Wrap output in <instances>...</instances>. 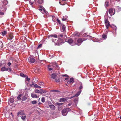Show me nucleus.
Instances as JSON below:
<instances>
[{
    "label": "nucleus",
    "mask_w": 121,
    "mask_h": 121,
    "mask_svg": "<svg viewBox=\"0 0 121 121\" xmlns=\"http://www.w3.org/2000/svg\"><path fill=\"white\" fill-rule=\"evenodd\" d=\"M105 24V26L106 27V28L108 29V28L109 26L111 27V26L110 24V22L108 23H106Z\"/></svg>",
    "instance_id": "18"
},
{
    "label": "nucleus",
    "mask_w": 121,
    "mask_h": 121,
    "mask_svg": "<svg viewBox=\"0 0 121 121\" xmlns=\"http://www.w3.org/2000/svg\"><path fill=\"white\" fill-rule=\"evenodd\" d=\"M35 92L36 93L42 94V92L40 91L39 90L36 89L35 91Z\"/></svg>",
    "instance_id": "25"
},
{
    "label": "nucleus",
    "mask_w": 121,
    "mask_h": 121,
    "mask_svg": "<svg viewBox=\"0 0 121 121\" xmlns=\"http://www.w3.org/2000/svg\"><path fill=\"white\" fill-rule=\"evenodd\" d=\"M51 77L53 79H55L57 78V75L55 73L52 74L51 75Z\"/></svg>",
    "instance_id": "11"
},
{
    "label": "nucleus",
    "mask_w": 121,
    "mask_h": 121,
    "mask_svg": "<svg viewBox=\"0 0 121 121\" xmlns=\"http://www.w3.org/2000/svg\"><path fill=\"white\" fill-rule=\"evenodd\" d=\"M102 37L104 39H105L107 37L105 35H104L102 36Z\"/></svg>",
    "instance_id": "45"
},
{
    "label": "nucleus",
    "mask_w": 121,
    "mask_h": 121,
    "mask_svg": "<svg viewBox=\"0 0 121 121\" xmlns=\"http://www.w3.org/2000/svg\"><path fill=\"white\" fill-rule=\"evenodd\" d=\"M20 115H21L22 116H24V115H25V114L24 113L23 111H20Z\"/></svg>",
    "instance_id": "33"
},
{
    "label": "nucleus",
    "mask_w": 121,
    "mask_h": 121,
    "mask_svg": "<svg viewBox=\"0 0 121 121\" xmlns=\"http://www.w3.org/2000/svg\"><path fill=\"white\" fill-rule=\"evenodd\" d=\"M108 2H106L105 3V7H107L108 5Z\"/></svg>",
    "instance_id": "36"
},
{
    "label": "nucleus",
    "mask_w": 121,
    "mask_h": 121,
    "mask_svg": "<svg viewBox=\"0 0 121 121\" xmlns=\"http://www.w3.org/2000/svg\"><path fill=\"white\" fill-rule=\"evenodd\" d=\"M65 25H63L62 26V29L63 31H64L65 30Z\"/></svg>",
    "instance_id": "34"
},
{
    "label": "nucleus",
    "mask_w": 121,
    "mask_h": 121,
    "mask_svg": "<svg viewBox=\"0 0 121 121\" xmlns=\"http://www.w3.org/2000/svg\"><path fill=\"white\" fill-rule=\"evenodd\" d=\"M13 38V36L11 35H10L9 37V39L10 40L12 39Z\"/></svg>",
    "instance_id": "38"
},
{
    "label": "nucleus",
    "mask_w": 121,
    "mask_h": 121,
    "mask_svg": "<svg viewBox=\"0 0 121 121\" xmlns=\"http://www.w3.org/2000/svg\"><path fill=\"white\" fill-rule=\"evenodd\" d=\"M48 70H50L51 71L52 70V69L51 68H49V67H50V66L49 65H48Z\"/></svg>",
    "instance_id": "50"
},
{
    "label": "nucleus",
    "mask_w": 121,
    "mask_h": 121,
    "mask_svg": "<svg viewBox=\"0 0 121 121\" xmlns=\"http://www.w3.org/2000/svg\"><path fill=\"white\" fill-rule=\"evenodd\" d=\"M28 61L30 63H34L35 61V60L33 57H30L28 59Z\"/></svg>",
    "instance_id": "8"
},
{
    "label": "nucleus",
    "mask_w": 121,
    "mask_h": 121,
    "mask_svg": "<svg viewBox=\"0 0 121 121\" xmlns=\"http://www.w3.org/2000/svg\"><path fill=\"white\" fill-rule=\"evenodd\" d=\"M110 27L116 31L117 30V27L116 26L114 25L111 26Z\"/></svg>",
    "instance_id": "19"
},
{
    "label": "nucleus",
    "mask_w": 121,
    "mask_h": 121,
    "mask_svg": "<svg viewBox=\"0 0 121 121\" xmlns=\"http://www.w3.org/2000/svg\"><path fill=\"white\" fill-rule=\"evenodd\" d=\"M35 84L34 83V82H32V84L30 85V87H32V86L33 85L34 86Z\"/></svg>",
    "instance_id": "49"
},
{
    "label": "nucleus",
    "mask_w": 121,
    "mask_h": 121,
    "mask_svg": "<svg viewBox=\"0 0 121 121\" xmlns=\"http://www.w3.org/2000/svg\"><path fill=\"white\" fill-rule=\"evenodd\" d=\"M62 76H63L66 77H68V75H67L66 74H65V75H62Z\"/></svg>",
    "instance_id": "55"
},
{
    "label": "nucleus",
    "mask_w": 121,
    "mask_h": 121,
    "mask_svg": "<svg viewBox=\"0 0 121 121\" xmlns=\"http://www.w3.org/2000/svg\"><path fill=\"white\" fill-rule=\"evenodd\" d=\"M57 37V35L52 34L48 36V38L51 39L52 41L54 43L55 45H60L62 43H64V42H63V40L61 39H59L58 40H57V41L56 42V39H55V38Z\"/></svg>",
    "instance_id": "1"
},
{
    "label": "nucleus",
    "mask_w": 121,
    "mask_h": 121,
    "mask_svg": "<svg viewBox=\"0 0 121 121\" xmlns=\"http://www.w3.org/2000/svg\"><path fill=\"white\" fill-rule=\"evenodd\" d=\"M40 90L41 91V92H42V93H46L47 92L46 91L44 90H43L42 89H40Z\"/></svg>",
    "instance_id": "39"
},
{
    "label": "nucleus",
    "mask_w": 121,
    "mask_h": 121,
    "mask_svg": "<svg viewBox=\"0 0 121 121\" xmlns=\"http://www.w3.org/2000/svg\"><path fill=\"white\" fill-rule=\"evenodd\" d=\"M59 3L61 5H65V3H64V4H62L61 3V2H59Z\"/></svg>",
    "instance_id": "57"
},
{
    "label": "nucleus",
    "mask_w": 121,
    "mask_h": 121,
    "mask_svg": "<svg viewBox=\"0 0 121 121\" xmlns=\"http://www.w3.org/2000/svg\"><path fill=\"white\" fill-rule=\"evenodd\" d=\"M51 92H59V91L58 90H52L51 91Z\"/></svg>",
    "instance_id": "43"
},
{
    "label": "nucleus",
    "mask_w": 121,
    "mask_h": 121,
    "mask_svg": "<svg viewBox=\"0 0 121 121\" xmlns=\"http://www.w3.org/2000/svg\"><path fill=\"white\" fill-rule=\"evenodd\" d=\"M71 105V104H68L69 106H70Z\"/></svg>",
    "instance_id": "62"
},
{
    "label": "nucleus",
    "mask_w": 121,
    "mask_h": 121,
    "mask_svg": "<svg viewBox=\"0 0 121 121\" xmlns=\"http://www.w3.org/2000/svg\"><path fill=\"white\" fill-rule=\"evenodd\" d=\"M56 104L57 105H58V106H60V105H62L63 104V103H56Z\"/></svg>",
    "instance_id": "47"
},
{
    "label": "nucleus",
    "mask_w": 121,
    "mask_h": 121,
    "mask_svg": "<svg viewBox=\"0 0 121 121\" xmlns=\"http://www.w3.org/2000/svg\"><path fill=\"white\" fill-rule=\"evenodd\" d=\"M83 36L84 37H86L87 38H89L90 36L88 35H87L85 33L83 34Z\"/></svg>",
    "instance_id": "30"
},
{
    "label": "nucleus",
    "mask_w": 121,
    "mask_h": 121,
    "mask_svg": "<svg viewBox=\"0 0 121 121\" xmlns=\"http://www.w3.org/2000/svg\"><path fill=\"white\" fill-rule=\"evenodd\" d=\"M57 35V37H63V35L61 34H60V33H58Z\"/></svg>",
    "instance_id": "29"
},
{
    "label": "nucleus",
    "mask_w": 121,
    "mask_h": 121,
    "mask_svg": "<svg viewBox=\"0 0 121 121\" xmlns=\"http://www.w3.org/2000/svg\"><path fill=\"white\" fill-rule=\"evenodd\" d=\"M31 103L33 104H35L37 102L36 100H34L31 102Z\"/></svg>",
    "instance_id": "41"
},
{
    "label": "nucleus",
    "mask_w": 121,
    "mask_h": 121,
    "mask_svg": "<svg viewBox=\"0 0 121 121\" xmlns=\"http://www.w3.org/2000/svg\"><path fill=\"white\" fill-rule=\"evenodd\" d=\"M6 33L7 32L6 31H4L1 33L2 35L3 36L5 35Z\"/></svg>",
    "instance_id": "31"
},
{
    "label": "nucleus",
    "mask_w": 121,
    "mask_h": 121,
    "mask_svg": "<svg viewBox=\"0 0 121 121\" xmlns=\"http://www.w3.org/2000/svg\"><path fill=\"white\" fill-rule=\"evenodd\" d=\"M27 99V97L26 95H25L23 96V97H22L21 100L22 101H25Z\"/></svg>",
    "instance_id": "22"
},
{
    "label": "nucleus",
    "mask_w": 121,
    "mask_h": 121,
    "mask_svg": "<svg viewBox=\"0 0 121 121\" xmlns=\"http://www.w3.org/2000/svg\"><path fill=\"white\" fill-rule=\"evenodd\" d=\"M116 9L117 12H120L121 10V8L119 6H116Z\"/></svg>",
    "instance_id": "12"
},
{
    "label": "nucleus",
    "mask_w": 121,
    "mask_h": 121,
    "mask_svg": "<svg viewBox=\"0 0 121 121\" xmlns=\"http://www.w3.org/2000/svg\"><path fill=\"white\" fill-rule=\"evenodd\" d=\"M35 2H37L39 4H41L43 2V0H35Z\"/></svg>",
    "instance_id": "17"
},
{
    "label": "nucleus",
    "mask_w": 121,
    "mask_h": 121,
    "mask_svg": "<svg viewBox=\"0 0 121 121\" xmlns=\"http://www.w3.org/2000/svg\"><path fill=\"white\" fill-rule=\"evenodd\" d=\"M87 39V38L85 39L83 38V40L81 38L78 39L77 40V43L76 44L78 46L80 45L81 43L83 42V41Z\"/></svg>",
    "instance_id": "3"
},
{
    "label": "nucleus",
    "mask_w": 121,
    "mask_h": 121,
    "mask_svg": "<svg viewBox=\"0 0 121 121\" xmlns=\"http://www.w3.org/2000/svg\"><path fill=\"white\" fill-rule=\"evenodd\" d=\"M120 119H121V116L120 117Z\"/></svg>",
    "instance_id": "64"
},
{
    "label": "nucleus",
    "mask_w": 121,
    "mask_h": 121,
    "mask_svg": "<svg viewBox=\"0 0 121 121\" xmlns=\"http://www.w3.org/2000/svg\"><path fill=\"white\" fill-rule=\"evenodd\" d=\"M78 33H76V34H75V35H77V36H78Z\"/></svg>",
    "instance_id": "61"
},
{
    "label": "nucleus",
    "mask_w": 121,
    "mask_h": 121,
    "mask_svg": "<svg viewBox=\"0 0 121 121\" xmlns=\"http://www.w3.org/2000/svg\"><path fill=\"white\" fill-rule=\"evenodd\" d=\"M6 67L5 66L2 67L1 69V71H5Z\"/></svg>",
    "instance_id": "28"
},
{
    "label": "nucleus",
    "mask_w": 121,
    "mask_h": 121,
    "mask_svg": "<svg viewBox=\"0 0 121 121\" xmlns=\"http://www.w3.org/2000/svg\"><path fill=\"white\" fill-rule=\"evenodd\" d=\"M106 14H107V15H108V11H107L106 13Z\"/></svg>",
    "instance_id": "60"
},
{
    "label": "nucleus",
    "mask_w": 121,
    "mask_h": 121,
    "mask_svg": "<svg viewBox=\"0 0 121 121\" xmlns=\"http://www.w3.org/2000/svg\"><path fill=\"white\" fill-rule=\"evenodd\" d=\"M29 2L30 4L31 5H32L33 4V2H31L29 1Z\"/></svg>",
    "instance_id": "53"
},
{
    "label": "nucleus",
    "mask_w": 121,
    "mask_h": 121,
    "mask_svg": "<svg viewBox=\"0 0 121 121\" xmlns=\"http://www.w3.org/2000/svg\"><path fill=\"white\" fill-rule=\"evenodd\" d=\"M109 13L111 16L114 15L115 13V10L114 9L110 8L108 10Z\"/></svg>",
    "instance_id": "4"
},
{
    "label": "nucleus",
    "mask_w": 121,
    "mask_h": 121,
    "mask_svg": "<svg viewBox=\"0 0 121 121\" xmlns=\"http://www.w3.org/2000/svg\"><path fill=\"white\" fill-rule=\"evenodd\" d=\"M69 109V108H67L62 110V115L64 116L66 115L67 114V111L68 109Z\"/></svg>",
    "instance_id": "5"
},
{
    "label": "nucleus",
    "mask_w": 121,
    "mask_h": 121,
    "mask_svg": "<svg viewBox=\"0 0 121 121\" xmlns=\"http://www.w3.org/2000/svg\"><path fill=\"white\" fill-rule=\"evenodd\" d=\"M39 85L42 86H43L44 85V84L43 82H39Z\"/></svg>",
    "instance_id": "32"
},
{
    "label": "nucleus",
    "mask_w": 121,
    "mask_h": 121,
    "mask_svg": "<svg viewBox=\"0 0 121 121\" xmlns=\"http://www.w3.org/2000/svg\"><path fill=\"white\" fill-rule=\"evenodd\" d=\"M67 42L71 45L73 46L75 45V43L73 42V40L71 39H69L68 40Z\"/></svg>",
    "instance_id": "6"
},
{
    "label": "nucleus",
    "mask_w": 121,
    "mask_h": 121,
    "mask_svg": "<svg viewBox=\"0 0 121 121\" xmlns=\"http://www.w3.org/2000/svg\"><path fill=\"white\" fill-rule=\"evenodd\" d=\"M26 117V115H24V116H21V118L23 121H24L25 120Z\"/></svg>",
    "instance_id": "23"
},
{
    "label": "nucleus",
    "mask_w": 121,
    "mask_h": 121,
    "mask_svg": "<svg viewBox=\"0 0 121 121\" xmlns=\"http://www.w3.org/2000/svg\"><path fill=\"white\" fill-rule=\"evenodd\" d=\"M4 14V13L3 12H0V14L1 15H3Z\"/></svg>",
    "instance_id": "54"
},
{
    "label": "nucleus",
    "mask_w": 121,
    "mask_h": 121,
    "mask_svg": "<svg viewBox=\"0 0 121 121\" xmlns=\"http://www.w3.org/2000/svg\"><path fill=\"white\" fill-rule=\"evenodd\" d=\"M109 22L108 21V18H105V19H104L105 24L106 23H109Z\"/></svg>",
    "instance_id": "27"
},
{
    "label": "nucleus",
    "mask_w": 121,
    "mask_h": 121,
    "mask_svg": "<svg viewBox=\"0 0 121 121\" xmlns=\"http://www.w3.org/2000/svg\"><path fill=\"white\" fill-rule=\"evenodd\" d=\"M31 95L32 98H38V96L35 94L31 93Z\"/></svg>",
    "instance_id": "14"
},
{
    "label": "nucleus",
    "mask_w": 121,
    "mask_h": 121,
    "mask_svg": "<svg viewBox=\"0 0 121 121\" xmlns=\"http://www.w3.org/2000/svg\"><path fill=\"white\" fill-rule=\"evenodd\" d=\"M34 86L35 88H38L39 89L41 88L40 86H39L36 84H35L34 85Z\"/></svg>",
    "instance_id": "24"
},
{
    "label": "nucleus",
    "mask_w": 121,
    "mask_h": 121,
    "mask_svg": "<svg viewBox=\"0 0 121 121\" xmlns=\"http://www.w3.org/2000/svg\"><path fill=\"white\" fill-rule=\"evenodd\" d=\"M55 79V80L56 82H60V80L59 79H57L56 78Z\"/></svg>",
    "instance_id": "46"
},
{
    "label": "nucleus",
    "mask_w": 121,
    "mask_h": 121,
    "mask_svg": "<svg viewBox=\"0 0 121 121\" xmlns=\"http://www.w3.org/2000/svg\"><path fill=\"white\" fill-rule=\"evenodd\" d=\"M8 3V1L7 0L5 1L4 2H3V4L4 5H6Z\"/></svg>",
    "instance_id": "40"
},
{
    "label": "nucleus",
    "mask_w": 121,
    "mask_h": 121,
    "mask_svg": "<svg viewBox=\"0 0 121 121\" xmlns=\"http://www.w3.org/2000/svg\"><path fill=\"white\" fill-rule=\"evenodd\" d=\"M65 79L66 80H68V78H65Z\"/></svg>",
    "instance_id": "59"
},
{
    "label": "nucleus",
    "mask_w": 121,
    "mask_h": 121,
    "mask_svg": "<svg viewBox=\"0 0 121 121\" xmlns=\"http://www.w3.org/2000/svg\"><path fill=\"white\" fill-rule=\"evenodd\" d=\"M11 64V63L10 62H9L7 63V65H8V66L9 67L10 66Z\"/></svg>",
    "instance_id": "52"
},
{
    "label": "nucleus",
    "mask_w": 121,
    "mask_h": 121,
    "mask_svg": "<svg viewBox=\"0 0 121 121\" xmlns=\"http://www.w3.org/2000/svg\"><path fill=\"white\" fill-rule=\"evenodd\" d=\"M81 86L79 87V89L80 90V91H78L75 95L73 96V97L76 96L77 97L80 94L82 91L81 89H82L83 88V86L82 85V83H80Z\"/></svg>",
    "instance_id": "2"
},
{
    "label": "nucleus",
    "mask_w": 121,
    "mask_h": 121,
    "mask_svg": "<svg viewBox=\"0 0 121 121\" xmlns=\"http://www.w3.org/2000/svg\"><path fill=\"white\" fill-rule=\"evenodd\" d=\"M20 112V111L19 112H18L17 113V116H18L19 115V114H20V112Z\"/></svg>",
    "instance_id": "56"
},
{
    "label": "nucleus",
    "mask_w": 121,
    "mask_h": 121,
    "mask_svg": "<svg viewBox=\"0 0 121 121\" xmlns=\"http://www.w3.org/2000/svg\"><path fill=\"white\" fill-rule=\"evenodd\" d=\"M49 107L52 109L53 110H54L55 108V106L53 105H50Z\"/></svg>",
    "instance_id": "21"
},
{
    "label": "nucleus",
    "mask_w": 121,
    "mask_h": 121,
    "mask_svg": "<svg viewBox=\"0 0 121 121\" xmlns=\"http://www.w3.org/2000/svg\"><path fill=\"white\" fill-rule=\"evenodd\" d=\"M57 22L60 24H61V23L60 21L58 18L57 19Z\"/></svg>",
    "instance_id": "42"
},
{
    "label": "nucleus",
    "mask_w": 121,
    "mask_h": 121,
    "mask_svg": "<svg viewBox=\"0 0 121 121\" xmlns=\"http://www.w3.org/2000/svg\"><path fill=\"white\" fill-rule=\"evenodd\" d=\"M74 82V80L73 78H71L70 79L69 81H67V82L68 84H69L70 83H73Z\"/></svg>",
    "instance_id": "10"
},
{
    "label": "nucleus",
    "mask_w": 121,
    "mask_h": 121,
    "mask_svg": "<svg viewBox=\"0 0 121 121\" xmlns=\"http://www.w3.org/2000/svg\"><path fill=\"white\" fill-rule=\"evenodd\" d=\"M40 7L41 8V9H39V10L41 11H43V12H42V13H45L46 14H47V13H48V12L47 11H46L45 8L42 6Z\"/></svg>",
    "instance_id": "7"
},
{
    "label": "nucleus",
    "mask_w": 121,
    "mask_h": 121,
    "mask_svg": "<svg viewBox=\"0 0 121 121\" xmlns=\"http://www.w3.org/2000/svg\"><path fill=\"white\" fill-rule=\"evenodd\" d=\"M41 104V103H40V102L39 103V104Z\"/></svg>",
    "instance_id": "63"
},
{
    "label": "nucleus",
    "mask_w": 121,
    "mask_h": 121,
    "mask_svg": "<svg viewBox=\"0 0 121 121\" xmlns=\"http://www.w3.org/2000/svg\"><path fill=\"white\" fill-rule=\"evenodd\" d=\"M42 44H40L39 45L37 48H40V47H42Z\"/></svg>",
    "instance_id": "51"
},
{
    "label": "nucleus",
    "mask_w": 121,
    "mask_h": 121,
    "mask_svg": "<svg viewBox=\"0 0 121 121\" xmlns=\"http://www.w3.org/2000/svg\"><path fill=\"white\" fill-rule=\"evenodd\" d=\"M20 75L23 77H26V76L25 74L22 73H20Z\"/></svg>",
    "instance_id": "35"
},
{
    "label": "nucleus",
    "mask_w": 121,
    "mask_h": 121,
    "mask_svg": "<svg viewBox=\"0 0 121 121\" xmlns=\"http://www.w3.org/2000/svg\"><path fill=\"white\" fill-rule=\"evenodd\" d=\"M26 80L27 81H28L30 80V79L29 78H28L27 76H26Z\"/></svg>",
    "instance_id": "44"
},
{
    "label": "nucleus",
    "mask_w": 121,
    "mask_h": 121,
    "mask_svg": "<svg viewBox=\"0 0 121 121\" xmlns=\"http://www.w3.org/2000/svg\"><path fill=\"white\" fill-rule=\"evenodd\" d=\"M45 99L44 97H43L41 99V101L43 103H44L45 102Z\"/></svg>",
    "instance_id": "37"
},
{
    "label": "nucleus",
    "mask_w": 121,
    "mask_h": 121,
    "mask_svg": "<svg viewBox=\"0 0 121 121\" xmlns=\"http://www.w3.org/2000/svg\"><path fill=\"white\" fill-rule=\"evenodd\" d=\"M22 94H20L18 95L17 97V99L19 100H21V97L22 96Z\"/></svg>",
    "instance_id": "16"
},
{
    "label": "nucleus",
    "mask_w": 121,
    "mask_h": 121,
    "mask_svg": "<svg viewBox=\"0 0 121 121\" xmlns=\"http://www.w3.org/2000/svg\"><path fill=\"white\" fill-rule=\"evenodd\" d=\"M67 18L68 16H63L62 18V20L63 21H66Z\"/></svg>",
    "instance_id": "20"
},
{
    "label": "nucleus",
    "mask_w": 121,
    "mask_h": 121,
    "mask_svg": "<svg viewBox=\"0 0 121 121\" xmlns=\"http://www.w3.org/2000/svg\"><path fill=\"white\" fill-rule=\"evenodd\" d=\"M10 114H11V115L12 116V117H13V113L12 112H11L10 113Z\"/></svg>",
    "instance_id": "58"
},
{
    "label": "nucleus",
    "mask_w": 121,
    "mask_h": 121,
    "mask_svg": "<svg viewBox=\"0 0 121 121\" xmlns=\"http://www.w3.org/2000/svg\"><path fill=\"white\" fill-rule=\"evenodd\" d=\"M5 71H7L9 72H11L12 71V69H11L9 68H6Z\"/></svg>",
    "instance_id": "26"
},
{
    "label": "nucleus",
    "mask_w": 121,
    "mask_h": 121,
    "mask_svg": "<svg viewBox=\"0 0 121 121\" xmlns=\"http://www.w3.org/2000/svg\"><path fill=\"white\" fill-rule=\"evenodd\" d=\"M2 47L3 43L1 42L0 41V48L1 47V48H2Z\"/></svg>",
    "instance_id": "48"
},
{
    "label": "nucleus",
    "mask_w": 121,
    "mask_h": 121,
    "mask_svg": "<svg viewBox=\"0 0 121 121\" xmlns=\"http://www.w3.org/2000/svg\"><path fill=\"white\" fill-rule=\"evenodd\" d=\"M52 64L54 65V66H55L57 68V69H59V67L58 65L56 64V62H54Z\"/></svg>",
    "instance_id": "15"
},
{
    "label": "nucleus",
    "mask_w": 121,
    "mask_h": 121,
    "mask_svg": "<svg viewBox=\"0 0 121 121\" xmlns=\"http://www.w3.org/2000/svg\"><path fill=\"white\" fill-rule=\"evenodd\" d=\"M14 101V99L13 98H9V102L10 103H13Z\"/></svg>",
    "instance_id": "13"
},
{
    "label": "nucleus",
    "mask_w": 121,
    "mask_h": 121,
    "mask_svg": "<svg viewBox=\"0 0 121 121\" xmlns=\"http://www.w3.org/2000/svg\"><path fill=\"white\" fill-rule=\"evenodd\" d=\"M67 99L66 98H63L60 99L59 101L60 102H63L66 101Z\"/></svg>",
    "instance_id": "9"
}]
</instances>
